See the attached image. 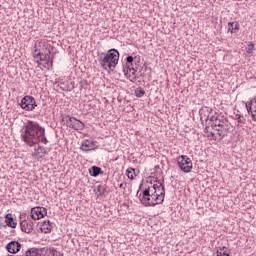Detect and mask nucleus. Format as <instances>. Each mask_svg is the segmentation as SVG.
Returning a JSON list of instances; mask_svg holds the SVG:
<instances>
[{
	"label": "nucleus",
	"instance_id": "nucleus-1",
	"mask_svg": "<svg viewBox=\"0 0 256 256\" xmlns=\"http://www.w3.org/2000/svg\"><path fill=\"white\" fill-rule=\"evenodd\" d=\"M140 201L145 207L161 205V203L165 201V187H163V184L159 181L150 183V185L143 191Z\"/></svg>",
	"mask_w": 256,
	"mask_h": 256
},
{
	"label": "nucleus",
	"instance_id": "nucleus-2",
	"mask_svg": "<svg viewBox=\"0 0 256 256\" xmlns=\"http://www.w3.org/2000/svg\"><path fill=\"white\" fill-rule=\"evenodd\" d=\"M22 139L29 147L39 145V143H47L45 138V129H43L37 122L29 121L24 127Z\"/></svg>",
	"mask_w": 256,
	"mask_h": 256
},
{
	"label": "nucleus",
	"instance_id": "nucleus-3",
	"mask_svg": "<svg viewBox=\"0 0 256 256\" xmlns=\"http://www.w3.org/2000/svg\"><path fill=\"white\" fill-rule=\"evenodd\" d=\"M40 69H51L53 60L51 59V45L46 41H37L33 53Z\"/></svg>",
	"mask_w": 256,
	"mask_h": 256
},
{
	"label": "nucleus",
	"instance_id": "nucleus-4",
	"mask_svg": "<svg viewBox=\"0 0 256 256\" xmlns=\"http://www.w3.org/2000/svg\"><path fill=\"white\" fill-rule=\"evenodd\" d=\"M99 62L103 69L109 71V69H115L119 63V51L116 49H110L107 54L101 53L99 55Z\"/></svg>",
	"mask_w": 256,
	"mask_h": 256
},
{
	"label": "nucleus",
	"instance_id": "nucleus-5",
	"mask_svg": "<svg viewBox=\"0 0 256 256\" xmlns=\"http://www.w3.org/2000/svg\"><path fill=\"white\" fill-rule=\"evenodd\" d=\"M178 167L183 173H191V170L193 169V162L191 161V158L181 155L177 158Z\"/></svg>",
	"mask_w": 256,
	"mask_h": 256
},
{
	"label": "nucleus",
	"instance_id": "nucleus-6",
	"mask_svg": "<svg viewBox=\"0 0 256 256\" xmlns=\"http://www.w3.org/2000/svg\"><path fill=\"white\" fill-rule=\"evenodd\" d=\"M20 107L24 109V111H33L35 107H37V103L35 102V98L32 96H25L21 100Z\"/></svg>",
	"mask_w": 256,
	"mask_h": 256
},
{
	"label": "nucleus",
	"instance_id": "nucleus-7",
	"mask_svg": "<svg viewBox=\"0 0 256 256\" xmlns=\"http://www.w3.org/2000/svg\"><path fill=\"white\" fill-rule=\"evenodd\" d=\"M47 215V209L45 207H35L31 209V217L34 221H39Z\"/></svg>",
	"mask_w": 256,
	"mask_h": 256
},
{
	"label": "nucleus",
	"instance_id": "nucleus-8",
	"mask_svg": "<svg viewBox=\"0 0 256 256\" xmlns=\"http://www.w3.org/2000/svg\"><path fill=\"white\" fill-rule=\"evenodd\" d=\"M68 127L75 129L76 131H83L85 129V124L83 122L77 120L75 117H69L66 121Z\"/></svg>",
	"mask_w": 256,
	"mask_h": 256
},
{
	"label": "nucleus",
	"instance_id": "nucleus-9",
	"mask_svg": "<svg viewBox=\"0 0 256 256\" xmlns=\"http://www.w3.org/2000/svg\"><path fill=\"white\" fill-rule=\"evenodd\" d=\"M124 74L125 77H127V79H129V81L132 83L137 81V69H135L133 66L128 64L127 67L124 68Z\"/></svg>",
	"mask_w": 256,
	"mask_h": 256
},
{
	"label": "nucleus",
	"instance_id": "nucleus-10",
	"mask_svg": "<svg viewBox=\"0 0 256 256\" xmlns=\"http://www.w3.org/2000/svg\"><path fill=\"white\" fill-rule=\"evenodd\" d=\"M214 133L212 135H219L220 139H223L225 135H227V131H229V124H222L221 126L213 128Z\"/></svg>",
	"mask_w": 256,
	"mask_h": 256
},
{
	"label": "nucleus",
	"instance_id": "nucleus-11",
	"mask_svg": "<svg viewBox=\"0 0 256 256\" xmlns=\"http://www.w3.org/2000/svg\"><path fill=\"white\" fill-rule=\"evenodd\" d=\"M246 107L253 121H256V96L252 100H250L248 104H246Z\"/></svg>",
	"mask_w": 256,
	"mask_h": 256
},
{
	"label": "nucleus",
	"instance_id": "nucleus-12",
	"mask_svg": "<svg viewBox=\"0 0 256 256\" xmlns=\"http://www.w3.org/2000/svg\"><path fill=\"white\" fill-rule=\"evenodd\" d=\"M21 249V244L17 241H11L6 245V250L8 253H19V250Z\"/></svg>",
	"mask_w": 256,
	"mask_h": 256
},
{
	"label": "nucleus",
	"instance_id": "nucleus-13",
	"mask_svg": "<svg viewBox=\"0 0 256 256\" xmlns=\"http://www.w3.org/2000/svg\"><path fill=\"white\" fill-rule=\"evenodd\" d=\"M20 227L23 233H31L33 231V222L31 220H22Z\"/></svg>",
	"mask_w": 256,
	"mask_h": 256
},
{
	"label": "nucleus",
	"instance_id": "nucleus-14",
	"mask_svg": "<svg viewBox=\"0 0 256 256\" xmlns=\"http://www.w3.org/2000/svg\"><path fill=\"white\" fill-rule=\"evenodd\" d=\"M93 145V141L83 140L80 149L81 151H85L87 153V151H91L93 149Z\"/></svg>",
	"mask_w": 256,
	"mask_h": 256
},
{
	"label": "nucleus",
	"instance_id": "nucleus-15",
	"mask_svg": "<svg viewBox=\"0 0 256 256\" xmlns=\"http://www.w3.org/2000/svg\"><path fill=\"white\" fill-rule=\"evenodd\" d=\"M47 151L45 150L44 147H38L37 149H35L34 151V157H36V159H43V157H45Z\"/></svg>",
	"mask_w": 256,
	"mask_h": 256
},
{
	"label": "nucleus",
	"instance_id": "nucleus-16",
	"mask_svg": "<svg viewBox=\"0 0 256 256\" xmlns=\"http://www.w3.org/2000/svg\"><path fill=\"white\" fill-rule=\"evenodd\" d=\"M5 219L8 227H11L12 229H15V227H17V222H14L12 214H6Z\"/></svg>",
	"mask_w": 256,
	"mask_h": 256
},
{
	"label": "nucleus",
	"instance_id": "nucleus-17",
	"mask_svg": "<svg viewBox=\"0 0 256 256\" xmlns=\"http://www.w3.org/2000/svg\"><path fill=\"white\" fill-rule=\"evenodd\" d=\"M229 124V121L227 119H222L220 117H217L215 121L212 123V129L215 127H221V125H227Z\"/></svg>",
	"mask_w": 256,
	"mask_h": 256
},
{
	"label": "nucleus",
	"instance_id": "nucleus-18",
	"mask_svg": "<svg viewBox=\"0 0 256 256\" xmlns=\"http://www.w3.org/2000/svg\"><path fill=\"white\" fill-rule=\"evenodd\" d=\"M41 229L44 231V233H51V221H44Z\"/></svg>",
	"mask_w": 256,
	"mask_h": 256
},
{
	"label": "nucleus",
	"instance_id": "nucleus-19",
	"mask_svg": "<svg viewBox=\"0 0 256 256\" xmlns=\"http://www.w3.org/2000/svg\"><path fill=\"white\" fill-rule=\"evenodd\" d=\"M25 256H41L39 253V249L31 248L25 252Z\"/></svg>",
	"mask_w": 256,
	"mask_h": 256
},
{
	"label": "nucleus",
	"instance_id": "nucleus-20",
	"mask_svg": "<svg viewBox=\"0 0 256 256\" xmlns=\"http://www.w3.org/2000/svg\"><path fill=\"white\" fill-rule=\"evenodd\" d=\"M231 255V252L229 250H225V247L220 248L216 252V256H229Z\"/></svg>",
	"mask_w": 256,
	"mask_h": 256
},
{
	"label": "nucleus",
	"instance_id": "nucleus-21",
	"mask_svg": "<svg viewBox=\"0 0 256 256\" xmlns=\"http://www.w3.org/2000/svg\"><path fill=\"white\" fill-rule=\"evenodd\" d=\"M45 256H62V255H61V252L50 248L46 251Z\"/></svg>",
	"mask_w": 256,
	"mask_h": 256
},
{
	"label": "nucleus",
	"instance_id": "nucleus-22",
	"mask_svg": "<svg viewBox=\"0 0 256 256\" xmlns=\"http://www.w3.org/2000/svg\"><path fill=\"white\" fill-rule=\"evenodd\" d=\"M101 173V168L97 166H93L92 169L90 170V175L92 177H97Z\"/></svg>",
	"mask_w": 256,
	"mask_h": 256
},
{
	"label": "nucleus",
	"instance_id": "nucleus-23",
	"mask_svg": "<svg viewBox=\"0 0 256 256\" xmlns=\"http://www.w3.org/2000/svg\"><path fill=\"white\" fill-rule=\"evenodd\" d=\"M126 176L128 177V179H135V169L128 168L126 170Z\"/></svg>",
	"mask_w": 256,
	"mask_h": 256
},
{
	"label": "nucleus",
	"instance_id": "nucleus-24",
	"mask_svg": "<svg viewBox=\"0 0 256 256\" xmlns=\"http://www.w3.org/2000/svg\"><path fill=\"white\" fill-rule=\"evenodd\" d=\"M104 193H105V188H103V186L99 185L97 187L96 195L98 197H101V195H103Z\"/></svg>",
	"mask_w": 256,
	"mask_h": 256
},
{
	"label": "nucleus",
	"instance_id": "nucleus-25",
	"mask_svg": "<svg viewBox=\"0 0 256 256\" xmlns=\"http://www.w3.org/2000/svg\"><path fill=\"white\" fill-rule=\"evenodd\" d=\"M236 119L238 123H245L247 120L245 119V116H241L240 114L236 115Z\"/></svg>",
	"mask_w": 256,
	"mask_h": 256
},
{
	"label": "nucleus",
	"instance_id": "nucleus-26",
	"mask_svg": "<svg viewBox=\"0 0 256 256\" xmlns=\"http://www.w3.org/2000/svg\"><path fill=\"white\" fill-rule=\"evenodd\" d=\"M126 61H127V66L130 65L131 67H133V56H128L126 58Z\"/></svg>",
	"mask_w": 256,
	"mask_h": 256
},
{
	"label": "nucleus",
	"instance_id": "nucleus-27",
	"mask_svg": "<svg viewBox=\"0 0 256 256\" xmlns=\"http://www.w3.org/2000/svg\"><path fill=\"white\" fill-rule=\"evenodd\" d=\"M234 25L235 27L231 29V33H236V31H239V23L235 22Z\"/></svg>",
	"mask_w": 256,
	"mask_h": 256
},
{
	"label": "nucleus",
	"instance_id": "nucleus-28",
	"mask_svg": "<svg viewBox=\"0 0 256 256\" xmlns=\"http://www.w3.org/2000/svg\"><path fill=\"white\" fill-rule=\"evenodd\" d=\"M143 95H145V90L136 91V97H143Z\"/></svg>",
	"mask_w": 256,
	"mask_h": 256
},
{
	"label": "nucleus",
	"instance_id": "nucleus-29",
	"mask_svg": "<svg viewBox=\"0 0 256 256\" xmlns=\"http://www.w3.org/2000/svg\"><path fill=\"white\" fill-rule=\"evenodd\" d=\"M253 42H250V44L248 45V53H252L253 52Z\"/></svg>",
	"mask_w": 256,
	"mask_h": 256
},
{
	"label": "nucleus",
	"instance_id": "nucleus-30",
	"mask_svg": "<svg viewBox=\"0 0 256 256\" xmlns=\"http://www.w3.org/2000/svg\"><path fill=\"white\" fill-rule=\"evenodd\" d=\"M233 25H235V22H229L228 26L233 28Z\"/></svg>",
	"mask_w": 256,
	"mask_h": 256
}]
</instances>
